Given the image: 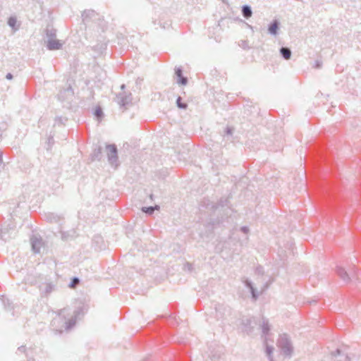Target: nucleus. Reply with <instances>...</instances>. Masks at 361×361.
<instances>
[{
	"label": "nucleus",
	"instance_id": "5",
	"mask_svg": "<svg viewBox=\"0 0 361 361\" xmlns=\"http://www.w3.org/2000/svg\"><path fill=\"white\" fill-rule=\"evenodd\" d=\"M63 44L58 39L49 38L47 41V48L49 50H59L61 49Z\"/></svg>",
	"mask_w": 361,
	"mask_h": 361
},
{
	"label": "nucleus",
	"instance_id": "20",
	"mask_svg": "<svg viewBox=\"0 0 361 361\" xmlns=\"http://www.w3.org/2000/svg\"><path fill=\"white\" fill-rule=\"evenodd\" d=\"M273 350H274V348L272 346L268 345L266 343V353H267V355H268L269 359L270 361H274L273 358L271 357V354L273 353Z\"/></svg>",
	"mask_w": 361,
	"mask_h": 361
},
{
	"label": "nucleus",
	"instance_id": "29",
	"mask_svg": "<svg viewBox=\"0 0 361 361\" xmlns=\"http://www.w3.org/2000/svg\"><path fill=\"white\" fill-rule=\"evenodd\" d=\"M240 231L244 233H247L249 232V228L247 226H242L240 228Z\"/></svg>",
	"mask_w": 361,
	"mask_h": 361
},
{
	"label": "nucleus",
	"instance_id": "30",
	"mask_svg": "<svg viewBox=\"0 0 361 361\" xmlns=\"http://www.w3.org/2000/svg\"><path fill=\"white\" fill-rule=\"evenodd\" d=\"M55 121L57 123H63V118L61 117H56Z\"/></svg>",
	"mask_w": 361,
	"mask_h": 361
},
{
	"label": "nucleus",
	"instance_id": "23",
	"mask_svg": "<svg viewBox=\"0 0 361 361\" xmlns=\"http://www.w3.org/2000/svg\"><path fill=\"white\" fill-rule=\"evenodd\" d=\"M47 35L49 37V38H53L54 39V37H56V32L54 30H47Z\"/></svg>",
	"mask_w": 361,
	"mask_h": 361
},
{
	"label": "nucleus",
	"instance_id": "11",
	"mask_svg": "<svg viewBox=\"0 0 361 361\" xmlns=\"http://www.w3.org/2000/svg\"><path fill=\"white\" fill-rule=\"evenodd\" d=\"M245 285L250 288V292H251V294H252V299L254 300H256L259 296L258 293L256 292L255 289L254 288L251 281H250L249 280L246 279L245 281Z\"/></svg>",
	"mask_w": 361,
	"mask_h": 361
},
{
	"label": "nucleus",
	"instance_id": "2",
	"mask_svg": "<svg viewBox=\"0 0 361 361\" xmlns=\"http://www.w3.org/2000/svg\"><path fill=\"white\" fill-rule=\"evenodd\" d=\"M106 154L109 164L116 168L118 166L117 147L115 145H106Z\"/></svg>",
	"mask_w": 361,
	"mask_h": 361
},
{
	"label": "nucleus",
	"instance_id": "28",
	"mask_svg": "<svg viewBox=\"0 0 361 361\" xmlns=\"http://www.w3.org/2000/svg\"><path fill=\"white\" fill-rule=\"evenodd\" d=\"M225 133L227 135H232V133H233V128H231V127H226Z\"/></svg>",
	"mask_w": 361,
	"mask_h": 361
},
{
	"label": "nucleus",
	"instance_id": "1",
	"mask_svg": "<svg viewBox=\"0 0 361 361\" xmlns=\"http://www.w3.org/2000/svg\"><path fill=\"white\" fill-rule=\"evenodd\" d=\"M277 345L284 355L287 356L292 355L293 348L286 334H283L279 336Z\"/></svg>",
	"mask_w": 361,
	"mask_h": 361
},
{
	"label": "nucleus",
	"instance_id": "27",
	"mask_svg": "<svg viewBox=\"0 0 361 361\" xmlns=\"http://www.w3.org/2000/svg\"><path fill=\"white\" fill-rule=\"evenodd\" d=\"M102 114H103L102 111V109L100 108H98V109H96V111H95V116H96L100 117V116H102Z\"/></svg>",
	"mask_w": 361,
	"mask_h": 361
},
{
	"label": "nucleus",
	"instance_id": "32",
	"mask_svg": "<svg viewBox=\"0 0 361 361\" xmlns=\"http://www.w3.org/2000/svg\"><path fill=\"white\" fill-rule=\"evenodd\" d=\"M6 79L11 80L13 78V75L10 73H7L6 75Z\"/></svg>",
	"mask_w": 361,
	"mask_h": 361
},
{
	"label": "nucleus",
	"instance_id": "26",
	"mask_svg": "<svg viewBox=\"0 0 361 361\" xmlns=\"http://www.w3.org/2000/svg\"><path fill=\"white\" fill-rule=\"evenodd\" d=\"M322 62L321 61L317 60L314 62L313 67L314 68H320L322 67Z\"/></svg>",
	"mask_w": 361,
	"mask_h": 361
},
{
	"label": "nucleus",
	"instance_id": "8",
	"mask_svg": "<svg viewBox=\"0 0 361 361\" xmlns=\"http://www.w3.org/2000/svg\"><path fill=\"white\" fill-rule=\"evenodd\" d=\"M336 273L344 282L348 283L350 281V279L348 274L343 267H337Z\"/></svg>",
	"mask_w": 361,
	"mask_h": 361
},
{
	"label": "nucleus",
	"instance_id": "22",
	"mask_svg": "<svg viewBox=\"0 0 361 361\" xmlns=\"http://www.w3.org/2000/svg\"><path fill=\"white\" fill-rule=\"evenodd\" d=\"M181 100H182V99L180 97H178L177 98L176 104H177L178 107L180 109H186L188 107L187 104L182 102Z\"/></svg>",
	"mask_w": 361,
	"mask_h": 361
},
{
	"label": "nucleus",
	"instance_id": "15",
	"mask_svg": "<svg viewBox=\"0 0 361 361\" xmlns=\"http://www.w3.org/2000/svg\"><path fill=\"white\" fill-rule=\"evenodd\" d=\"M102 158V148L101 147H98L95 148L93 153L92 154V161L94 160H100Z\"/></svg>",
	"mask_w": 361,
	"mask_h": 361
},
{
	"label": "nucleus",
	"instance_id": "24",
	"mask_svg": "<svg viewBox=\"0 0 361 361\" xmlns=\"http://www.w3.org/2000/svg\"><path fill=\"white\" fill-rule=\"evenodd\" d=\"M49 220L50 221H58L59 220V218L56 216H54V214H50L49 216Z\"/></svg>",
	"mask_w": 361,
	"mask_h": 361
},
{
	"label": "nucleus",
	"instance_id": "31",
	"mask_svg": "<svg viewBox=\"0 0 361 361\" xmlns=\"http://www.w3.org/2000/svg\"><path fill=\"white\" fill-rule=\"evenodd\" d=\"M25 350V346H20L18 348V351L20 352V353H24Z\"/></svg>",
	"mask_w": 361,
	"mask_h": 361
},
{
	"label": "nucleus",
	"instance_id": "14",
	"mask_svg": "<svg viewBox=\"0 0 361 361\" xmlns=\"http://www.w3.org/2000/svg\"><path fill=\"white\" fill-rule=\"evenodd\" d=\"M242 14L244 18H249L252 16V11L250 6L245 5L242 7Z\"/></svg>",
	"mask_w": 361,
	"mask_h": 361
},
{
	"label": "nucleus",
	"instance_id": "33",
	"mask_svg": "<svg viewBox=\"0 0 361 361\" xmlns=\"http://www.w3.org/2000/svg\"><path fill=\"white\" fill-rule=\"evenodd\" d=\"M121 87L122 90H123L125 88V85H122Z\"/></svg>",
	"mask_w": 361,
	"mask_h": 361
},
{
	"label": "nucleus",
	"instance_id": "10",
	"mask_svg": "<svg viewBox=\"0 0 361 361\" xmlns=\"http://www.w3.org/2000/svg\"><path fill=\"white\" fill-rule=\"evenodd\" d=\"M97 16V13L93 10H86L82 14V21L87 23L89 19H91Z\"/></svg>",
	"mask_w": 361,
	"mask_h": 361
},
{
	"label": "nucleus",
	"instance_id": "18",
	"mask_svg": "<svg viewBox=\"0 0 361 361\" xmlns=\"http://www.w3.org/2000/svg\"><path fill=\"white\" fill-rule=\"evenodd\" d=\"M66 312H68V310H67V309H63V310H60V312H59V314L58 317H57L56 318H55V319L53 320V322H53V325H54V324H55V323H56L58 320L61 319V318H63V319H65V320H66V316H65V314H66Z\"/></svg>",
	"mask_w": 361,
	"mask_h": 361
},
{
	"label": "nucleus",
	"instance_id": "9",
	"mask_svg": "<svg viewBox=\"0 0 361 361\" xmlns=\"http://www.w3.org/2000/svg\"><path fill=\"white\" fill-rule=\"evenodd\" d=\"M279 29V23L277 20H274L269 26L268 31L272 35H276Z\"/></svg>",
	"mask_w": 361,
	"mask_h": 361
},
{
	"label": "nucleus",
	"instance_id": "25",
	"mask_svg": "<svg viewBox=\"0 0 361 361\" xmlns=\"http://www.w3.org/2000/svg\"><path fill=\"white\" fill-rule=\"evenodd\" d=\"M78 283H79V279H78V278L75 277V278L73 279V281H72V282H71V283L70 286H71V287H72V288H73V287H75V286L77 284H78Z\"/></svg>",
	"mask_w": 361,
	"mask_h": 361
},
{
	"label": "nucleus",
	"instance_id": "7",
	"mask_svg": "<svg viewBox=\"0 0 361 361\" xmlns=\"http://www.w3.org/2000/svg\"><path fill=\"white\" fill-rule=\"evenodd\" d=\"M175 73L177 77V82L182 85H185L188 83L187 78L183 75V71L181 68H176L175 70Z\"/></svg>",
	"mask_w": 361,
	"mask_h": 361
},
{
	"label": "nucleus",
	"instance_id": "17",
	"mask_svg": "<svg viewBox=\"0 0 361 361\" xmlns=\"http://www.w3.org/2000/svg\"><path fill=\"white\" fill-rule=\"evenodd\" d=\"M17 19L14 16H11L8 20V25L13 28L14 31L18 30L19 26H16Z\"/></svg>",
	"mask_w": 361,
	"mask_h": 361
},
{
	"label": "nucleus",
	"instance_id": "19",
	"mask_svg": "<svg viewBox=\"0 0 361 361\" xmlns=\"http://www.w3.org/2000/svg\"><path fill=\"white\" fill-rule=\"evenodd\" d=\"M159 208L158 206L155 207H142V210L143 212L148 214H152L155 209H157Z\"/></svg>",
	"mask_w": 361,
	"mask_h": 361
},
{
	"label": "nucleus",
	"instance_id": "6",
	"mask_svg": "<svg viewBox=\"0 0 361 361\" xmlns=\"http://www.w3.org/2000/svg\"><path fill=\"white\" fill-rule=\"evenodd\" d=\"M80 310H75L74 312V315L71 319H68L67 321L66 320L65 321V329L66 330H69L75 326V324L76 323L77 317L80 314Z\"/></svg>",
	"mask_w": 361,
	"mask_h": 361
},
{
	"label": "nucleus",
	"instance_id": "16",
	"mask_svg": "<svg viewBox=\"0 0 361 361\" xmlns=\"http://www.w3.org/2000/svg\"><path fill=\"white\" fill-rule=\"evenodd\" d=\"M280 53L282 55V56L286 60L289 59L291 56V51L288 47H281L280 49Z\"/></svg>",
	"mask_w": 361,
	"mask_h": 361
},
{
	"label": "nucleus",
	"instance_id": "4",
	"mask_svg": "<svg viewBox=\"0 0 361 361\" xmlns=\"http://www.w3.org/2000/svg\"><path fill=\"white\" fill-rule=\"evenodd\" d=\"M30 242L32 245V249L34 252L39 253L40 251L41 247L43 245L42 240L40 237L33 235L30 238Z\"/></svg>",
	"mask_w": 361,
	"mask_h": 361
},
{
	"label": "nucleus",
	"instance_id": "12",
	"mask_svg": "<svg viewBox=\"0 0 361 361\" xmlns=\"http://www.w3.org/2000/svg\"><path fill=\"white\" fill-rule=\"evenodd\" d=\"M262 331L264 336H267L269 334V331L270 330V325L269 324V321L265 319L262 318V322L261 324Z\"/></svg>",
	"mask_w": 361,
	"mask_h": 361
},
{
	"label": "nucleus",
	"instance_id": "3",
	"mask_svg": "<svg viewBox=\"0 0 361 361\" xmlns=\"http://www.w3.org/2000/svg\"><path fill=\"white\" fill-rule=\"evenodd\" d=\"M131 93L122 92L116 95V102L121 107L126 109V106L131 103Z\"/></svg>",
	"mask_w": 361,
	"mask_h": 361
},
{
	"label": "nucleus",
	"instance_id": "21",
	"mask_svg": "<svg viewBox=\"0 0 361 361\" xmlns=\"http://www.w3.org/2000/svg\"><path fill=\"white\" fill-rule=\"evenodd\" d=\"M336 353L338 355H340L339 358L336 360V361H350V358L347 355H341V351L339 350H336Z\"/></svg>",
	"mask_w": 361,
	"mask_h": 361
},
{
	"label": "nucleus",
	"instance_id": "13",
	"mask_svg": "<svg viewBox=\"0 0 361 361\" xmlns=\"http://www.w3.org/2000/svg\"><path fill=\"white\" fill-rule=\"evenodd\" d=\"M41 290L45 295H49L54 290V286L51 283H46L44 284V287H41Z\"/></svg>",
	"mask_w": 361,
	"mask_h": 361
}]
</instances>
